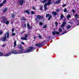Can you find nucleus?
Listing matches in <instances>:
<instances>
[{
  "instance_id": "obj_8",
  "label": "nucleus",
  "mask_w": 79,
  "mask_h": 79,
  "mask_svg": "<svg viewBox=\"0 0 79 79\" xmlns=\"http://www.w3.org/2000/svg\"><path fill=\"white\" fill-rule=\"evenodd\" d=\"M52 34L53 35H55L56 34H60V33L58 31H53L52 32Z\"/></svg>"
},
{
  "instance_id": "obj_57",
  "label": "nucleus",
  "mask_w": 79,
  "mask_h": 79,
  "mask_svg": "<svg viewBox=\"0 0 79 79\" xmlns=\"http://www.w3.org/2000/svg\"><path fill=\"white\" fill-rule=\"evenodd\" d=\"M11 24H13V22H11Z\"/></svg>"
},
{
  "instance_id": "obj_43",
  "label": "nucleus",
  "mask_w": 79,
  "mask_h": 79,
  "mask_svg": "<svg viewBox=\"0 0 79 79\" xmlns=\"http://www.w3.org/2000/svg\"><path fill=\"white\" fill-rule=\"evenodd\" d=\"M66 6V4H64L62 5V6L63 7H64V6Z\"/></svg>"
},
{
  "instance_id": "obj_49",
  "label": "nucleus",
  "mask_w": 79,
  "mask_h": 79,
  "mask_svg": "<svg viewBox=\"0 0 79 79\" xmlns=\"http://www.w3.org/2000/svg\"><path fill=\"white\" fill-rule=\"evenodd\" d=\"M73 12V13H75V10H72Z\"/></svg>"
},
{
  "instance_id": "obj_29",
  "label": "nucleus",
  "mask_w": 79,
  "mask_h": 79,
  "mask_svg": "<svg viewBox=\"0 0 79 79\" xmlns=\"http://www.w3.org/2000/svg\"><path fill=\"white\" fill-rule=\"evenodd\" d=\"M63 18H64V16H63V15L62 14H61L60 19H63Z\"/></svg>"
},
{
  "instance_id": "obj_4",
  "label": "nucleus",
  "mask_w": 79,
  "mask_h": 79,
  "mask_svg": "<svg viewBox=\"0 0 79 79\" xmlns=\"http://www.w3.org/2000/svg\"><path fill=\"white\" fill-rule=\"evenodd\" d=\"M23 53L22 51H16V50H13L12 51H11V53H10L11 54V55L12 54V53H14V54H17V53H19V54H21L22 53Z\"/></svg>"
},
{
  "instance_id": "obj_34",
  "label": "nucleus",
  "mask_w": 79,
  "mask_h": 79,
  "mask_svg": "<svg viewBox=\"0 0 79 79\" xmlns=\"http://www.w3.org/2000/svg\"><path fill=\"white\" fill-rule=\"evenodd\" d=\"M39 24L41 25H43V23H42V22H40L39 23Z\"/></svg>"
},
{
  "instance_id": "obj_63",
  "label": "nucleus",
  "mask_w": 79,
  "mask_h": 79,
  "mask_svg": "<svg viewBox=\"0 0 79 79\" xmlns=\"http://www.w3.org/2000/svg\"><path fill=\"white\" fill-rule=\"evenodd\" d=\"M29 35V34H28V35Z\"/></svg>"
},
{
  "instance_id": "obj_32",
  "label": "nucleus",
  "mask_w": 79,
  "mask_h": 79,
  "mask_svg": "<svg viewBox=\"0 0 79 79\" xmlns=\"http://www.w3.org/2000/svg\"><path fill=\"white\" fill-rule=\"evenodd\" d=\"M66 11H67V9H66V8H65L64 9V13L66 12Z\"/></svg>"
},
{
  "instance_id": "obj_51",
  "label": "nucleus",
  "mask_w": 79,
  "mask_h": 79,
  "mask_svg": "<svg viewBox=\"0 0 79 79\" xmlns=\"http://www.w3.org/2000/svg\"><path fill=\"white\" fill-rule=\"evenodd\" d=\"M6 45L5 44H4V45H2L3 47H5Z\"/></svg>"
},
{
  "instance_id": "obj_6",
  "label": "nucleus",
  "mask_w": 79,
  "mask_h": 79,
  "mask_svg": "<svg viewBox=\"0 0 79 79\" xmlns=\"http://www.w3.org/2000/svg\"><path fill=\"white\" fill-rule=\"evenodd\" d=\"M25 2V1L24 0H19L18 1V3L20 5H23V3Z\"/></svg>"
},
{
  "instance_id": "obj_5",
  "label": "nucleus",
  "mask_w": 79,
  "mask_h": 79,
  "mask_svg": "<svg viewBox=\"0 0 79 79\" xmlns=\"http://www.w3.org/2000/svg\"><path fill=\"white\" fill-rule=\"evenodd\" d=\"M18 47L19 48V49H20L21 50L20 51H20V52H22V53H24V52H23V50H24V49L23 48V46L21 45V44L19 45L18 46Z\"/></svg>"
},
{
  "instance_id": "obj_47",
  "label": "nucleus",
  "mask_w": 79,
  "mask_h": 79,
  "mask_svg": "<svg viewBox=\"0 0 79 79\" xmlns=\"http://www.w3.org/2000/svg\"><path fill=\"white\" fill-rule=\"evenodd\" d=\"M42 10V6H41L40 8V10Z\"/></svg>"
},
{
  "instance_id": "obj_27",
  "label": "nucleus",
  "mask_w": 79,
  "mask_h": 79,
  "mask_svg": "<svg viewBox=\"0 0 79 79\" xmlns=\"http://www.w3.org/2000/svg\"><path fill=\"white\" fill-rule=\"evenodd\" d=\"M67 29H69V28H71V26L70 25H68L67 26Z\"/></svg>"
},
{
  "instance_id": "obj_53",
  "label": "nucleus",
  "mask_w": 79,
  "mask_h": 79,
  "mask_svg": "<svg viewBox=\"0 0 79 79\" xmlns=\"http://www.w3.org/2000/svg\"><path fill=\"white\" fill-rule=\"evenodd\" d=\"M34 38L35 40V39H36V37L35 36L34 37Z\"/></svg>"
},
{
  "instance_id": "obj_40",
  "label": "nucleus",
  "mask_w": 79,
  "mask_h": 79,
  "mask_svg": "<svg viewBox=\"0 0 79 79\" xmlns=\"http://www.w3.org/2000/svg\"><path fill=\"white\" fill-rule=\"evenodd\" d=\"M47 27V25H44V27H43V28L45 29Z\"/></svg>"
},
{
  "instance_id": "obj_16",
  "label": "nucleus",
  "mask_w": 79,
  "mask_h": 79,
  "mask_svg": "<svg viewBox=\"0 0 79 79\" xmlns=\"http://www.w3.org/2000/svg\"><path fill=\"white\" fill-rule=\"evenodd\" d=\"M16 40H15L14 42V48L16 47Z\"/></svg>"
},
{
  "instance_id": "obj_1",
  "label": "nucleus",
  "mask_w": 79,
  "mask_h": 79,
  "mask_svg": "<svg viewBox=\"0 0 79 79\" xmlns=\"http://www.w3.org/2000/svg\"><path fill=\"white\" fill-rule=\"evenodd\" d=\"M9 33L8 32H7L5 35V37H2V41H3V42H5V40H6V35L7 38H8V37H9Z\"/></svg>"
},
{
  "instance_id": "obj_31",
  "label": "nucleus",
  "mask_w": 79,
  "mask_h": 79,
  "mask_svg": "<svg viewBox=\"0 0 79 79\" xmlns=\"http://www.w3.org/2000/svg\"><path fill=\"white\" fill-rule=\"evenodd\" d=\"M31 15H34L35 14V13L34 12V11H31Z\"/></svg>"
},
{
  "instance_id": "obj_55",
  "label": "nucleus",
  "mask_w": 79,
  "mask_h": 79,
  "mask_svg": "<svg viewBox=\"0 0 79 79\" xmlns=\"http://www.w3.org/2000/svg\"><path fill=\"white\" fill-rule=\"evenodd\" d=\"M56 11H57V12H59V10H56Z\"/></svg>"
},
{
  "instance_id": "obj_61",
  "label": "nucleus",
  "mask_w": 79,
  "mask_h": 79,
  "mask_svg": "<svg viewBox=\"0 0 79 79\" xmlns=\"http://www.w3.org/2000/svg\"><path fill=\"white\" fill-rule=\"evenodd\" d=\"M54 29L55 30V28H54Z\"/></svg>"
},
{
  "instance_id": "obj_25",
  "label": "nucleus",
  "mask_w": 79,
  "mask_h": 79,
  "mask_svg": "<svg viewBox=\"0 0 79 79\" xmlns=\"http://www.w3.org/2000/svg\"><path fill=\"white\" fill-rule=\"evenodd\" d=\"M50 15H50V14H46V18H48V17H49V16H50Z\"/></svg>"
},
{
  "instance_id": "obj_39",
  "label": "nucleus",
  "mask_w": 79,
  "mask_h": 79,
  "mask_svg": "<svg viewBox=\"0 0 79 79\" xmlns=\"http://www.w3.org/2000/svg\"><path fill=\"white\" fill-rule=\"evenodd\" d=\"M26 27V24H25L23 26V27Z\"/></svg>"
},
{
  "instance_id": "obj_22",
  "label": "nucleus",
  "mask_w": 79,
  "mask_h": 79,
  "mask_svg": "<svg viewBox=\"0 0 79 79\" xmlns=\"http://www.w3.org/2000/svg\"><path fill=\"white\" fill-rule=\"evenodd\" d=\"M52 15H50V16L48 17V21H50V20L51 19V18H52Z\"/></svg>"
},
{
  "instance_id": "obj_28",
  "label": "nucleus",
  "mask_w": 79,
  "mask_h": 79,
  "mask_svg": "<svg viewBox=\"0 0 79 79\" xmlns=\"http://www.w3.org/2000/svg\"><path fill=\"white\" fill-rule=\"evenodd\" d=\"M60 0H59L57 1L56 2V3H58V4H59V3H60Z\"/></svg>"
},
{
  "instance_id": "obj_56",
  "label": "nucleus",
  "mask_w": 79,
  "mask_h": 79,
  "mask_svg": "<svg viewBox=\"0 0 79 79\" xmlns=\"http://www.w3.org/2000/svg\"><path fill=\"white\" fill-rule=\"evenodd\" d=\"M1 23H3V21H2L1 20Z\"/></svg>"
},
{
  "instance_id": "obj_11",
  "label": "nucleus",
  "mask_w": 79,
  "mask_h": 79,
  "mask_svg": "<svg viewBox=\"0 0 79 79\" xmlns=\"http://www.w3.org/2000/svg\"><path fill=\"white\" fill-rule=\"evenodd\" d=\"M37 18L39 20L44 19V17H43V16H40V15H37Z\"/></svg>"
},
{
  "instance_id": "obj_41",
  "label": "nucleus",
  "mask_w": 79,
  "mask_h": 79,
  "mask_svg": "<svg viewBox=\"0 0 79 79\" xmlns=\"http://www.w3.org/2000/svg\"><path fill=\"white\" fill-rule=\"evenodd\" d=\"M25 37L26 38H27V37L28 36H27V34H26L25 35Z\"/></svg>"
},
{
  "instance_id": "obj_50",
  "label": "nucleus",
  "mask_w": 79,
  "mask_h": 79,
  "mask_svg": "<svg viewBox=\"0 0 79 79\" xmlns=\"http://www.w3.org/2000/svg\"><path fill=\"white\" fill-rule=\"evenodd\" d=\"M39 37L40 39H41V35H39Z\"/></svg>"
},
{
  "instance_id": "obj_24",
  "label": "nucleus",
  "mask_w": 79,
  "mask_h": 79,
  "mask_svg": "<svg viewBox=\"0 0 79 79\" xmlns=\"http://www.w3.org/2000/svg\"><path fill=\"white\" fill-rule=\"evenodd\" d=\"M6 0H4L3 1V2H2V4H3H3H5V3H6Z\"/></svg>"
},
{
  "instance_id": "obj_17",
  "label": "nucleus",
  "mask_w": 79,
  "mask_h": 79,
  "mask_svg": "<svg viewBox=\"0 0 79 79\" xmlns=\"http://www.w3.org/2000/svg\"><path fill=\"white\" fill-rule=\"evenodd\" d=\"M24 13H26L28 14H30V12L28 10H25L23 11Z\"/></svg>"
},
{
  "instance_id": "obj_30",
  "label": "nucleus",
  "mask_w": 79,
  "mask_h": 79,
  "mask_svg": "<svg viewBox=\"0 0 79 79\" xmlns=\"http://www.w3.org/2000/svg\"><path fill=\"white\" fill-rule=\"evenodd\" d=\"M70 17H71V15H68L67 16V18L68 19H69Z\"/></svg>"
},
{
  "instance_id": "obj_14",
  "label": "nucleus",
  "mask_w": 79,
  "mask_h": 79,
  "mask_svg": "<svg viewBox=\"0 0 79 79\" xmlns=\"http://www.w3.org/2000/svg\"><path fill=\"white\" fill-rule=\"evenodd\" d=\"M66 25V22H64L63 23L62 25L60 26L61 27H64V26Z\"/></svg>"
},
{
  "instance_id": "obj_20",
  "label": "nucleus",
  "mask_w": 79,
  "mask_h": 79,
  "mask_svg": "<svg viewBox=\"0 0 79 79\" xmlns=\"http://www.w3.org/2000/svg\"><path fill=\"white\" fill-rule=\"evenodd\" d=\"M7 10H8L7 8H5L3 10V12L5 13V12H6V11H7Z\"/></svg>"
},
{
  "instance_id": "obj_3",
  "label": "nucleus",
  "mask_w": 79,
  "mask_h": 79,
  "mask_svg": "<svg viewBox=\"0 0 79 79\" xmlns=\"http://www.w3.org/2000/svg\"><path fill=\"white\" fill-rule=\"evenodd\" d=\"M11 53H9L7 54H3V52H0V56H9L11 55Z\"/></svg>"
},
{
  "instance_id": "obj_36",
  "label": "nucleus",
  "mask_w": 79,
  "mask_h": 79,
  "mask_svg": "<svg viewBox=\"0 0 79 79\" xmlns=\"http://www.w3.org/2000/svg\"><path fill=\"white\" fill-rule=\"evenodd\" d=\"M62 31V29H59V32H61Z\"/></svg>"
},
{
  "instance_id": "obj_9",
  "label": "nucleus",
  "mask_w": 79,
  "mask_h": 79,
  "mask_svg": "<svg viewBox=\"0 0 79 79\" xmlns=\"http://www.w3.org/2000/svg\"><path fill=\"white\" fill-rule=\"evenodd\" d=\"M47 1L48 2V3H49V2H50V4H51V1H52V0H44L42 1V3H44L46 2H47Z\"/></svg>"
},
{
  "instance_id": "obj_54",
  "label": "nucleus",
  "mask_w": 79,
  "mask_h": 79,
  "mask_svg": "<svg viewBox=\"0 0 79 79\" xmlns=\"http://www.w3.org/2000/svg\"><path fill=\"white\" fill-rule=\"evenodd\" d=\"M24 32H26V31H22V33H24Z\"/></svg>"
},
{
  "instance_id": "obj_37",
  "label": "nucleus",
  "mask_w": 79,
  "mask_h": 79,
  "mask_svg": "<svg viewBox=\"0 0 79 79\" xmlns=\"http://www.w3.org/2000/svg\"><path fill=\"white\" fill-rule=\"evenodd\" d=\"M5 23L6 24H9V21H7Z\"/></svg>"
},
{
  "instance_id": "obj_15",
  "label": "nucleus",
  "mask_w": 79,
  "mask_h": 79,
  "mask_svg": "<svg viewBox=\"0 0 79 79\" xmlns=\"http://www.w3.org/2000/svg\"><path fill=\"white\" fill-rule=\"evenodd\" d=\"M27 26L28 27V29H32V27H30L29 24L27 23Z\"/></svg>"
},
{
  "instance_id": "obj_26",
  "label": "nucleus",
  "mask_w": 79,
  "mask_h": 79,
  "mask_svg": "<svg viewBox=\"0 0 79 79\" xmlns=\"http://www.w3.org/2000/svg\"><path fill=\"white\" fill-rule=\"evenodd\" d=\"M68 32V31H66V30L64 31V32H63L62 33H61L62 35L63 34H66V33H67Z\"/></svg>"
},
{
  "instance_id": "obj_58",
  "label": "nucleus",
  "mask_w": 79,
  "mask_h": 79,
  "mask_svg": "<svg viewBox=\"0 0 79 79\" xmlns=\"http://www.w3.org/2000/svg\"><path fill=\"white\" fill-rule=\"evenodd\" d=\"M21 34H23V33H21Z\"/></svg>"
},
{
  "instance_id": "obj_13",
  "label": "nucleus",
  "mask_w": 79,
  "mask_h": 79,
  "mask_svg": "<svg viewBox=\"0 0 79 79\" xmlns=\"http://www.w3.org/2000/svg\"><path fill=\"white\" fill-rule=\"evenodd\" d=\"M3 20V22L4 23H6V22L7 21V19L5 17H2Z\"/></svg>"
},
{
  "instance_id": "obj_44",
  "label": "nucleus",
  "mask_w": 79,
  "mask_h": 79,
  "mask_svg": "<svg viewBox=\"0 0 79 79\" xmlns=\"http://www.w3.org/2000/svg\"><path fill=\"white\" fill-rule=\"evenodd\" d=\"M14 31H15V29L12 28V32H14Z\"/></svg>"
},
{
  "instance_id": "obj_21",
  "label": "nucleus",
  "mask_w": 79,
  "mask_h": 79,
  "mask_svg": "<svg viewBox=\"0 0 79 79\" xmlns=\"http://www.w3.org/2000/svg\"><path fill=\"white\" fill-rule=\"evenodd\" d=\"M22 20H23L24 21H26V19L24 18V17L22 18Z\"/></svg>"
},
{
  "instance_id": "obj_19",
  "label": "nucleus",
  "mask_w": 79,
  "mask_h": 79,
  "mask_svg": "<svg viewBox=\"0 0 79 79\" xmlns=\"http://www.w3.org/2000/svg\"><path fill=\"white\" fill-rule=\"evenodd\" d=\"M79 17V15L77 14H76L75 15V20H77V18Z\"/></svg>"
},
{
  "instance_id": "obj_52",
  "label": "nucleus",
  "mask_w": 79,
  "mask_h": 79,
  "mask_svg": "<svg viewBox=\"0 0 79 79\" xmlns=\"http://www.w3.org/2000/svg\"><path fill=\"white\" fill-rule=\"evenodd\" d=\"M48 39H51V37H50V36H49L48 37Z\"/></svg>"
},
{
  "instance_id": "obj_35",
  "label": "nucleus",
  "mask_w": 79,
  "mask_h": 79,
  "mask_svg": "<svg viewBox=\"0 0 79 79\" xmlns=\"http://www.w3.org/2000/svg\"><path fill=\"white\" fill-rule=\"evenodd\" d=\"M32 9H33V10H36V9L34 7H32Z\"/></svg>"
},
{
  "instance_id": "obj_33",
  "label": "nucleus",
  "mask_w": 79,
  "mask_h": 79,
  "mask_svg": "<svg viewBox=\"0 0 79 79\" xmlns=\"http://www.w3.org/2000/svg\"><path fill=\"white\" fill-rule=\"evenodd\" d=\"M16 35V34L15 33H13L12 34V36H14V35Z\"/></svg>"
},
{
  "instance_id": "obj_64",
  "label": "nucleus",
  "mask_w": 79,
  "mask_h": 79,
  "mask_svg": "<svg viewBox=\"0 0 79 79\" xmlns=\"http://www.w3.org/2000/svg\"><path fill=\"white\" fill-rule=\"evenodd\" d=\"M77 0V1H78V0Z\"/></svg>"
},
{
  "instance_id": "obj_38",
  "label": "nucleus",
  "mask_w": 79,
  "mask_h": 79,
  "mask_svg": "<svg viewBox=\"0 0 79 79\" xmlns=\"http://www.w3.org/2000/svg\"><path fill=\"white\" fill-rule=\"evenodd\" d=\"M55 24H56V26H58V22H56L55 23Z\"/></svg>"
},
{
  "instance_id": "obj_45",
  "label": "nucleus",
  "mask_w": 79,
  "mask_h": 79,
  "mask_svg": "<svg viewBox=\"0 0 79 79\" xmlns=\"http://www.w3.org/2000/svg\"><path fill=\"white\" fill-rule=\"evenodd\" d=\"M35 20H36V21L37 23H38V19H37V18H36Z\"/></svg>"
},
{
  "instance_id": "obj_7",
  "label": "nucleus",
  "mask_w": 79,
  "mask_h": 79,
  "mask_svg": "<svg viewBox=\"0 0 79 79\" xmlns=\"http://www.w3.org/2000/svg\"><path fill=\"white\" fill-rule=\"evenodd\" d=\"M51 5V4H50V2H49L45 3L44 6V9L45 10H47V5Z\"/></svg>"
},
{
  "instance_id": "obj_46",
  "label": "nucleus",
  "mask_w": 79,
  "mask_h": 79,
  "mask_svg": "<svg viewBox=\"0 0 79 79\" xmlns=\"http://www.w3.org/2000/svg\"><path fill=\"white\" fill-rule=\"evenodd\" d=\"M3 4H2V3H1V4H0V8L2 6H3Z\"/></svg>"
},
{
  "instance_id": "obj_60",
  "label": "nucleus",
  "mask_w": 79,
  "mask_h": 79,
  "mask_svg": "<svg viewBox=\"0 0 79 79\" xmlns=\"http://www.w3.org/2000/svg\"><path fill=\"white\" fill-rule=\"evenodd\" d=\"M40 0V1H42V0Z\"/></svg>"
},
{
  "instance_id": "obj_59",
  "label": "nucleus",
  "mask_w": 79,
  "mask_h": 79,
  "mask_svg": "<svg viewBox=\"0 0 79 79\" xmlns=\"http://www.w3.org/2000/svg\"><path fill=\"white\" fill-rule=\"evenodd\" d=\"M2 1H0V2H1Z\"/></svg>"
},
{
  "instance_id": "obj_18",
  "label": "nucleus",
  "mask_w": 79,
  "mask_h": 79,
  "mask_svg": "<svg viewBox=\"0 0 79 79\" xmlns=\"http://www.w3.org/2000/svg\"><path fill=\"white\" fill-rule=\"evenodd\" d=\"M21 39L23 40H27V38L25 37H22L21 38Z\"/></svg>"
},
{
  "instance_id": "obj_10",
  "label": "nucleus",
  "mask_w": 79,
  "mask_h": 79,
  "mask_svg": "<svg viewBox=\"0 0 79 79\" xmlns=\"http://www.w3.org/2000/svg\"><path fill=\"white\" fill-rule=\"evenodd\" d=\"M35 46L40 47H43V46H44V44H35Z\"/></svg>"
},
{
  "instance_id": "obj_23",
  "label": "nucleus",
  "mask_w": 79,
  "mask_h": 79,
  "mask_svg": "<svg viewBox=\"0 0 79 79\" xmlns=\"http://www.w3.org/2000/svg\"><path fill=\"white\" fill-rule=\"evenodd\" d=\"M11 17L13 19H14L15 18V15L14 14H12L11 15Z\"/></svg>"
},
{
  "instance_id": "obj_12",
  "label": "nucleus",
  "mask_w": 79,
  "mask_h": 79,
  "mask_svg": "<svg viewBox=\"0 0 79 79\" xmlns=\"http://www.w3.org/2000/svg\"><path fill=\"white\" fill-rule=\"evenodd\" d=\"M52 14L53 15L54 17H55V16L57 15V12L52 11Z\"/></svg>"
},
{
  "instance_id": "obj_42",
  "label": "nucleus",
  "mask_w": 79,
  "mask_h": 79,
  "mask_svg": "<svg viewBox=\"0 0 79 79\" xmlns=\"http://www.w3.org/2000/svg\"><path fill=\"white\" fill-rule=\"evenodd\" d=\"M2 33H3V32H2V31H0V34L1 35H2Z\"/></svg>"
},
{
  "instance_id": "obj_2",
  "label": "nucleus",
  "mask_w": 79,
  "mask_h": 79,
  "mask_svg": "<svg viewBox=\"0 0 79 79\" xmlns=\"http://www.w3.org/2000/svg\"><path fill=\"white\" fill-rule=\"evenodd\" d=\"M34 50V47H30L28 48V50L25 51L24 53H29L31 52H32Z\"/></svg>"
},
{
  "instance_id": "obj_62",
  "label": "nucleus",
  "mask_w": 79,
  "mask_h": 79,
  "mask_svg": "<svg viewBox=\"0 0 79 79\" xmlns=\"http://www.w3.org/2000/svg\"><path fill=\"white\" fill-rule=\"evenodd\" d=\"M13 0V1H15V0Z\"/></svg>"
},
{
  "instance_id": "obj_48",
  "label": "nucleus",
  "mask_w": 79,
  "mask_h": 79,
  "mask_svg": "<svg viewBox=\"0 0 79 79\" xmlns=\"http://www.w3.org/2000/svg\"><path fill=\"white\" fill-rule=\"evenodd\" d=\"M21 44H22L23 45H24V43L23 42H21Z\"/></svg>"
}]
</instances>
